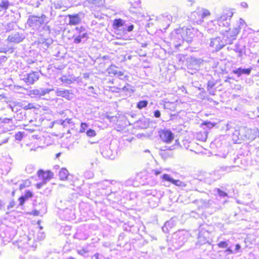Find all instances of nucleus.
Returning a JSON list of instances; mask_svg holds the SVG:
<instances>
[{"mask_svg": "<svg viewBox=\"0 0 259 259\" xmlns=\"http://www.w3.org/2000/svg\"><path fill=\"white\" fill-rule=\"evenodd\" d=\"M51 91L49 89L39 88L30 91V94L41 97L48 94Z\"/></svg>", "mask_w": 259, "mask_h": 259, "instance_id": "nucleus-23", "label": "nucleus"}, {"mask_svg": "<svg viewBox=\"0 0 259 259\" xmlns=\"http://www.w3.org/2000/svg\"><path fill=\"white\" fill-rule=\"evenodd\" d=\"M239 25L238 26L239 28H237L238 31H239V29H240L241 28H245L246 26V24L245 21L242 18H240L239 19Z\"/></svg>", "mask_w": 259, "mask_h": 259, "instance_id": "nucleus-44", "label": "nucleus"}, {"mask_svg": "<svg viewBox=\"0 0 259 259\" xmlns=\"http://www.w3.org/2000/svg\"><path fill=\"white\" fill-rule=\"evenodd\" d=\"M209 15L210 13L208 10L202 9L192 12L190 18L194 23L200 24L203 21V19Z\"/></svg>", "mask_w": 259, "mask_h": 259, "instance_id": "nucleus-6", "label": "nucleus"}, {"mask_svg": "<svg viewBox=\"0 0 259 259\" xmlns=\"http://www.w3.org/2000/svg\"><path fill=\"white\" fill-rule=\"evenodd\" d=\"M101 153L103 156L106 158L113 159L115 157V156L113 154V151L109 145H105L102 148Z\"/></svg>", "mask_w": 259, "mask_h": 259, "instance_id": "nucleus-16", "label": "nucleus"}, {"mask_svg": "<svg viewBox=\"0 0 259 259\" xmlns=\"http://www.w3.org/2000/svg\"><path fill=\"white\" fill-rule=\"evenodd\" d=\"M117 77H118L120 79L122 80H127V78L128 77V76L127 75H124V72L123 71H118L117 72V74L116 75Z\"/></svg>", "mask_w": 259, "mask_h": 259, "instance_id": "nucleus-37", "label": "nucleus"}, {"mask_svg": "<svg viewBox=\"0 0 259 259\" xmlns=\"http://www.w3.org/2000/svg\"><path fill=\"white\" fill-rule=\"evenodd\" d=\"M34 107H33V105L31 104V103H29L27 106H26L24 108L26 110H27V109H32Z\"/></svg>", "mask_w": 259, "mask_h": 259, "instance_id": "nucleus-59", "label": "nucleus"}, {"mask_svg": "<svg viewBox=\"0 0 259 259\" xmlns=\"http://www.w3.org/2000/svg\"><path fill=\"white\" fill-rule=\"evenodd\" d=\"M116 68L117 67L114 65H111L107 68V71L109 74H113L115 75L118 71Z\"/></svg>", "mask_w": 259, "mask_h": 259, "instance_id": "nucleus-30", "label": "nucleus"}, {"mask_svg": "<svg viewBox=\"0 0 259 259\" xmlns=\"http://www.w3.org/2000/svg\"><path fill=\"white\" fill-rule=\"evenodd\" d=\"M201 124L202 126H205L204 128L206 127L208 129H210L215 126V123L214 122H211L209 121H205Z\"/></svg>", "mask_w": 259, "mask_h": 259, "instance_id": "nucleus-36", "label": "nucleus"}, {"mask_svg": "<svg viewBox=\"0 0 259 259\" xmlns=\"http://www.w3.org/2000/svg\"><path fill=\"white\" fill-rule=\"evenodd\" d=\"M137 127L141 129H145L149 127V123L148 120L145 118H142L135 122Z\"/></svg>", "mask_w": 259, "mask_h": 259, "instance_id": "nucleus-24", "label": "nucleus"}, {"mask_svg": "<svg viewBox=\"0 0 259 259\" xmlns=\"http://www.w3.org/2000/svg\"><path fill=\"white\" fill-rule=\"evenodd\" d=\"M148 105V101L146 100H142L137 104V107L139 109H142L146 107Z\"/></svg>", "mask_w": 259, "mask_h": 259, "instance_id": "nucleus-34", "label": "nucleus"}, {"mask_svg": "<svg viewBox=\"0 0 259 259\" xmlns=\"http://www.w3.org/2000/svg\"><path fill=\"white\" fill-rule=\"evenodd\" d=\"M181 29H183V35L185 41L188 44L191 43L197 32V30L193 27H183Z\"/></svg>", "mask_w": 259, "mask_h": 259, "instance_id": "nucleus-8", "label": "nucleus"}, {"mask_svg": "<svg viewBox=\"0 0 259 259\" xmlns=\"http://www.w3.org/2000/svg\"><path fill=\"white\" fill-rule=\"evenodd\" d=\"M233 15V12L230 10H227L224 11L223 15L219 18L218 22L222 23V21L231 20V17Z\"/></svg>", "mask_w": 259, "mask_h": 259, "instance_id": "nucleus-21", "label": "nucleus"}, {"mask_svg": "<svg viewBox=\"0 0 259 259\" xmlns=\"http://www.w3.org/2000/svg\"><path fill=\"white\" fill-rule=\"evenodd\" d=\"M31 214L34 216H37L39 214V211L37 210H34L32 211Z\"/></svg>", "mask_w": 259, "mask_h": 259, "instance_id": "nucleus-61", "label": "nucleus"}, {"mask_svg": "<svg viewBox=\"0 0 259 259\" xmlns=\"http://www.w3.org/2000/svg\"><path fill=\"white\" fill-rule=\"evenodd\" d=\"M212 201L210 200L205 201V200H202V206L205 208H208L210 206V205L211 204Z\"/></svg>", "mask_w": 259, "mask_h": 259, "instance_id": "nucleus-43", "label": "nucleus"}, {"mask_svg": "<svg viewBox=\"0 0 259 259\" xmlns=\"http://www.w3.org/2000/svg\"><path fill=\"white\" fill-rule=\"evenodd\" d=\"M23 138V135L21 133L18 132L15 135V139L17 140L21 141Z\"/></svg>", "mask_w": 259, "mask_h": 259, "instance_id": "nucleus-50", "label": "nucleus"}, {"mask_svg": "<svg viewBox=\"0 0 259 259\" xmlns=\"http://www.w3.org/2000/svg\"><path fill=\"white\" fill-rule=\"evenodd\" d=\"M77 253L82 256H85L86 254L88 253V250L84 248H82L80 250H77Z\"/></svg>", "mask_w": 259, "mask_h": 259, "instance_id": "nucleus-45", "label": "nucleus"}, {"mask_svg": "<svg viewBox=\"0 0 259 259\" xmlns=\"http://www.w3.org/2000/svg\"><path fill=\"white\" fill-rule=\"evenodd\" d=\"M225 252H227L228 254L235 253L234 251L233 250L231 247H227V249L225 250Z\"/></svg>", "mask_w": 259, "mask_h": 259, "instance_id": "nucleus-57", "label": "nucleus"}, {"mask_svg": "<svg viewBox=\"0 0 259 259\" xmlns=\"http://www.w3.org/2000/svg\"><path fill=\"white\" fill-rule=\"evenodd\" d=\"M209 46L212 49L213 51L218 52L224 47L223 39L219 36L211 38Z\"/></svg>", "mask_w": 259, "mask_h": 259, "instance_id": "nucleus-10", "label": "nucleus"}, {"mask_svg": "<svg viewBox=\"0 0 259 259\" xmlns=\"http://www.w3.org/2000/svg\"><path fill=\"white\" fill-rule=\"evenodd\" d=\"M176 225V222L171 219L165 223L164 225L162 227V230L163 232L168 233L169 230L172 229Z\"/></svg>", "mask_w": 259, "mask_h": 259, "instance_id": "nucleus-22", "label": "nucleus"}, {"mask_svg": "<svg viewBox=\"0 0 259 259\" xmlns=\"http://www.w3.org/2000/svg\"><path fill=\"white\" fill-rule=\"evenodd\" d=\"M152 171L154 172L155 176H158L161 173V171L158 169L153 170Z\"/></svg>", "mask_w": 259, "mask_h": 259, "instance_id": "nucleus-62", "label": "nucleus"}, {"mask_svg": "<svg viewBox=\"0 0 259 259\" xmlns=\"http://www.w3.org/2000/svg\"><path fill=\"white\" fill-rule=\"evenodd\" d=\"M26 199V200L28 199V198H31L33 196V194L32 193V192H31L29 190H27L25 192V193L24 195H23Z\"/></svg>", "mask_w": 259, "mask_h": 259, "instance_id": "nucleus-46", "label": "nucleus"}, {"mask_svg": "<svg viewBox=\"0 0 259 259\" xmlns=\"http://www.w3.org/2000/svg\"><path fill=\"white\" fill-rule=\"evenodd\" d=\"M15 24L13 22L8 23L5 26V29L6 32H10L14 29Z\"/></svg>", "mask_w": 259, "mask_h": 259, "instance_id": "nucleus-35", "label": "nucleus"}, {"mask_svg": "<svg viewBox=\"0 0 259 259\" xmlns=\"http://www.w3.org/2000/svg\"><path fill=\"white\" fill-rule=\"evenodd\" d=\"M189 233L186 231L182 230L175 232L172 235V241L175 249H177L182 246L187 241Z\"/></svg>", "mask_w": 259, "mask_h": 259, "instance_id": "nucleus-3", "label": "nucleus"}, {"mask_svg": "<svg viewBox=\"0 0 259 259\" xmlns=\"http://www.w3.org/2000/svg\"><path fill=\"white\" fill-rule=\"evenodd\" d=\"M88 1L91 4L97 5L98 4V0H88Z\"/></svg>", "mask_w": 259, "mask_h": 259, "instance_id": "nucleus-63", "label": "nucleus"}, {"mask_svg": "<svg viewBox=\"0 0 259 259\" xmlns=\"http://www.w3.org/2000/svg\"><path fill=\"white\" fill-rule=\"evenodd\" d=\"M34 4L32 5L35 6V7H38L40 5V2H43L44 0H33Z\"/></svg>", "mask_w": 259, "mask_h": 259, "instance_id": "nucleus-55", "label": "nucleus"}, {"mask_svg": "<svg viewBox=\"0 0 259 259\" xmlns=\"http://www.w3.org/2000/svg\"><path fill=\"white\" fill-rule=\"evenodd\" d=\"M113 28L116 30H123L124 32L126 33L132 31L134 25L121 19H116L113 21Z\"/></svg>", "mask_w": 259, "mask_h": 259, "instance_id": "nucleus-5", "label": "nucleus"}, {"mask_svg": "<svg viewBox=\"0 0 259 259\" xmlns=\"http://www.w3.org/2000/svg\"><path fill=\"white\" fill-rule=\"evenodd\" d=\"M93 176V174L91 171H87L84 173V176L88 178H92Z\"/></svg>", "mask_w": 259, "mask_h": 259, "instance_id": "nucleus-58", "label": "nucleus"}, {"mask_svg": "<svg viewBox=\"0 0 259 259\" xmlns=\"http://www.w3.org/2000/svg\"><path fill=\"white\" fill-rule=\"evenodd\" d=\"M15 205H16L15 201L14 200H12L9 202V204L7 206V209L8 210H10L11 208H13Z\"/></svg>", "mask_w": 259, "mask_h": 259, "instance_id": "nucleus-49", "label": "nucleus"}, {"mask_svg": "<svg viewBox=\"0 0 259 259\" xmlns=\"http://www.w3.org/2000/svg\"><path fill=\"white\" fill-rule=\"evenodd\" d=\"M242 131L241 130L239 131H235V132L233 133V137L234 139L235 138L234 137L236 136L238 138V139H241V140H244V136L242 135L241 134V132ZM248 135L247 137V138L248 139H254L256 137L259 136V131L257 128L254 127L253 128H251L250 130H248ZM244 137L247 138V136L245 135Z\"/></svg>", "mask_w": 259, "mask_h": 259, "instance_id": "nucleus-7", "label": "nucleus"}, {"mask_svg": "<svg viewBox=\"0 0 259 259\" xmlns=\"http://www.w3.org/2000/svg\"><path fill=\"white\" fill-rule=\"evenodd\" d=\"M215 84V83L213 80H209L207 82V89L208 90L211 89Z\"/></svg>", "mask_w": 259, "mask_h": 259, "instance_id": "nucleus-47", "label": "nucleus"}, {"mask_svg": "<svg viewBox=\"0 0 259 259\" xmlns=\"http://www.w3.org/2000/svg\"><path fill=\"white\" fill-rule=\"evenodd\" d=\"M18 200L19 201V205L22 206L24 204L26 199L23 195H22L19 198Z\"/></svg>", "mask_w": 259, "mask_h": 259, "instance_id": "nucleus-48", "label": "nucleus"}, {"mask_svg": "<svg viewBox=\"0 0 259 259\" xmlns=\"http://www.w3.org/2000/svg\"><path fill=\"white\" fill-rule=\"evenodd\" d=\"M231 49L235 52L238 53V57L241 59L242 58L243 54L245 55V46H241L239 42L236 43L234 46V48Z\"/></svg>", "mask_w": 259, "mask_h": 259, "instance_id": "nucleus-19", "label": "nucleus"}, {"mask_svg": "<svg viewBox=\"0 0 259 259\" xmlns=\"http://www.w3.org/2000/svg\"><path fill=\"white\" fill-rule=\"evenodd\" d=\"M47 17L45 14L39 15H30L27 21V24L33 30H39L41 28L50 30Z\"/></svg>", "mask_w": 259, "mask_h": 259, "instance_id": "nucleus-1", "label": "nucleus"}, {"mask_svg": "<svg viewBox=\"0 0 259 259\" xmlns=\"http://www.w3.org/2000/svg\"><path fill=\"white\" fill-rule=\"evenodd\" d=\"M39 77V73L37 71H31L29 73L21 75V79L28 84H33Z\"/></svg>", "mask_w": 259, "mask_h": 259, "instance_id": "nucleus-9", "label": "nucleus"}, {"mask_svg": "<svg viewBox=\"0 0 259 259\" xmlns=\"http://www.w3.org/2000/svg\"><path fill=\"white\" fill-rule=\"evenodd\" d=\"M56 94L58 96L62 97L68 100H71L73 98V94L65 89H58Z\"/></svg>", "mask_w": 259, "mask_h": 259, "instance_id": "nucleus-18", "label": "nucleus"}, {"mask_svg": "<svg viewBox=\"0 0 259 259\" xmlns=\"http://www.w3.org/2000/svg\"><path fill=\"white\" fill-rule=\"evenodd\" d=\"M239 33L238 29H235V33L231 34L230 33H227L226 36L224 37L223 42L224 47L228 44H232L233 41L236 39V35Z\"/></svg>", "mask_w": 259, "mask_h": 259, "instance_id": "nucleus-17", "label": "nucleus"}, {"mask_svg": "<svg viewBox=\"0 0 259 259\" xmlns=\"http://www.w3.org/2000/svg\"><path fill=\"white\" fill-rule=\"evenodd\" d=\"M73 31L72 39L75 44L84 42L89 38L88 29L85 26H76Z\"/></svg>", "mask_w": 259, "mask_h": 259, "instance_id": "nucleus-2", "label": "nucleus"}, {"mask_svg": "<svg viewBox=\"0 0 259 259\" xmlns=\"http://www.w3.org/2000/svg\"><path fill=\"white\" fill-rule=\"evenodd\" d=\"M160 177L163 181L169 182L181 188H184L186 186V184L185 182H182L179 180H175L168 174H163Z\"/></svg>", "mask_w": 259, "mask_h": 259, "instance_id": "nucleus-12", "label": "nucleus"}, {"mask_svg": "<svg viewBox=\"0 0 259 259\" xmlns=\"http://www.w3.org/2000/svg\"><path fill=\"white\" fill-rule=\"evenodd\" d=\"M154 116L156 118H159L161 116V113L159 110H156L153 111Z\"/></svg>", "mask_w": 259, "mask_h": 259, "instance_id": "nucleus-51", "label": "nucleus"}, {"mask_svg": "<svg viewBox=\"0 0 259 259\" xmlns=\"http://www.w3.org/2000/svg\"><path fill=\"white\" fill-rule=\"evenodd\" d=\"M228 245H229L228 241H220L218 244V246L220 248H227L228 246Z\"/></svg>", "mask_w": 259, "mask_h": 259, "instance_id": "nucleus-41", "label": "nucleus"}, {"mask_svg": "<svg viewBox=\"0 0 259 259\" xmlns=\"http://www.w3.org/2000/svg\"><path fill=\"white\" fill-rule=\"evenodd\" d=\"M70 123H71V119L67 118L65 120H62L61 124L63 125V126H65L66 125L67 123L69 124Z\"/></svg>", "mask_w": 259, "mask_h": 259, "instance_id": "nucleus-52", "label": "nucleus"}, {"mask_svg": "<svg viewBox=\"0 0 259 259\" xmlns=\"http://www.w3.org/2000/svg\"><path fill=\"white\" fill-rule=\"evenodd\" d=\"M88 89L91 93H92L93 94H96V93L95 92V89L93 87H92V86L89 87Z\"/></svg>", "mask_w": 259, "mask_h": 259, "instance_id": "nucleus-60", "label": "nucleus"}, {"mask_svg": "<svg viewBox=\"0 0 259 259\" xmlns=\"http://www.w3.org/2000/svg\"><path fill=\"white\" fill-rule=\"evenodd\" d=\"M218 24L220 26H223V27H225L228 28L230 24V20H227V21H222V23H221L220 22H218Z\"/></svg>", "mask_w": 259, "mask_h": 259, "instance_id": "nucleus-40", "label": "nucleus"}, {"mask_svg": "<svg viewBox=\"0 0 259 259\" xmlns=\"http://www.w3.org/2000/svg\"><path fill=\"white\" fill-rule=\"evenodd\" d=\"M86 134L87 136L89 137H94L96 135V132L91 128L87 130L86 131Z\"/></svg>", "mask_w": 259, "mask_h": 259, "instance_id": "nucleus-39", "label": "nucleus"}, {"mask_svg": "<svg viewBox=\"0 0 259 259\" xmlns=\"http://www.w3.org/2000/svg\"><path fill=\"white\" fill-rule=\"evenodd\" d=\"M69 24L70 25H76L79 24L83 18V15L82 13L77 14L68 15Z\"/></svg>", "mask_w": 259, "mask_h": 259, "instance_id": "nucleus-13", "label": "nucleus"}, {"mask_svg": "<svg viewBox=\"0 0 259 259\" xmlns=\"http://www.w3.org/2000/svg\"><path fill=\"white\" fill-rule=\"evenodd\" d=\"M214 32H217V31L214 30L212 28H208L207 30V32L205 33H207L208 36H209V34H212Z\"/></svg>", "mask_w": 259, "mask_h": 259, "instance_id": "nucleus-54", "label": "nucleus"}, {"mask_svg": "<svg viewBox=\"0 0 259 259\" xmlns=\"http://www.w3.org/2000/svg\"><path fill=\"white\" fill-rule=\"evenodd\" d=\"M46 183H46L45 181H42L41 182L36 184V187L37 189H40L44 185H46Z\"/></svg>", "mask_w": 259, "mask_h": 259, "instance_id": "nucleus-56", "label": "nucleus"}, {"mask_svg": "<svg viewBox=\"0 0 259 259\" xmlns=\"http://www.w3.org/2000/svg\"><path fill=\"white\" fill-rule=\"evenodd\" d=\"M162 18L163 21H165L167 25L169 26L172 19L171 16L170 14L166 13L163 14Z\"/></svg>", "mask_w": 259, "mask_h": 259, "instance_id": "nucleus-33", "label": "nucleus"}, {"mask_svg": "<svg viewBox=\"0 0 259 259\" xmlns=\"http://www.w3.org/2000/svg\"><path fill=\"white\" fill-rule=\"evenodd\" d=\"M241 245L237 243L235 245V250H234V252H235V253H236L237 252H240V250H241Z\"/></svg>", "mask_w": 259, "mask_h": 259, "instance_id": "nucleus-53", "label": "nucleus"}, {"mask_svg": "<svg viewBox=\"0 0 259 259\" xmlns=\"http://www.w3.org/2000/svg\"><path fill=\"white\" fill-rule=\"evenodd\" d=\"M37 175L38 177L41 179L43 181H45L46 183L50 180L53 177L52 172L49 170L45 171L42 169H39L37 171Z\"/></svg>", "mask_w": 259, "mask_h": 259, "instance_id": "nucleus-15", "label": "nucleus"}, {"mask_svg": "<svg viewBox=\"0 0 259 259\" xmlns=\"http://www.w3.org/2000/svg\"><path fill=\"white\" fill-rule=\"evenodd\" d=\"M200 34L201 35L202 37V38L201 39V42L204 44H206V45L209 44V43H208L209 40L210 41V39L212 37H210V36H208L207 33H205L204 35L203 33L200 32Z\"/></svg>", "mask_w": 259, "mask_h": 259, "instance_id": "nucleus-29", "label": "nucleus"}, {"mask_svg": "<svg viewBox=\"0 0 259 259\" xmlns=\"http://www.w3.org/2000/svg\"><path fill=\"white\" fill-rule=\"evenodd\" d=\"M160 138L164 142L169 143L174 139L173 133L169 130H162L160 133Z\"/></svg>", "mask_w": 259, "mask_h": 259, "instance_id": "nucleus-14", "label": "nucleus"}, {"mask_svg": "<svg viewBox=\"0 0 259 259\" xmlns=\"http://www.w3.org/2000/svg\"><path fill=\"white\" fill-rule=\"evenodd\" d=\"M89 127V125L85 122H81L80 124V128L79 130V133H84L85 131H87L88 128Z\"/></svg>", "mask_w": 259, "mask_h": 259, "instance_id": "nucleus-38", "label": "nucleus"}, {"mask_svg": "<svg viewBox=\"0 0 259 259\" xmlns=\"http://www.w3.org/2000/svg\"><path fill=\"white\" fill-rule=\"evenodd\" d=\"M207 138V133L206 131L200 132L196 134V138L201 141H205Z\"/></svg>", "mask_w": 259, "mask_h": 259, "instance_id": "nucleus-27", "label": "nucleus"}, {"mask_svg": "<svg viewBox=\"0 0 259 259\" xmlns=\"http://www.w3.org/2000/svg\"><path fill=\"white\" fill-rule=\"evenodd\" d=\"M61 80L64 83L67 84H71L73 82L72 80L71 79L68 78L66 76H63L61 78Z\"/></svg>", "mask_w": 259, "mask_h": 259, "instance_id": "nucleus-42", "label": "nucleus"}, {"mask_svg": "<svg viewBox=\"0 0 259 259\" xmlns=\"http://www.w3.org/2000/svg\"><path fill=\"white\" fill-rule=\"evenodd\" d=\"M10 6V4L8 0H3L0 2V8L3 10H7Z\"/></svg>", "mask_w": 259, "mask_h": 259, "instance_id": "nucleus-32", "label": "nucleus"}, {"mask_svg": "<svg viewBox=\"0 0 259 259\" xmlns=\"http://www.w3.org/2000/svg\"><path fill=\"white\" fill-rule=\"evenodd\" d=\"M251 70V67L248 68H242V67H239L236 69L233 70L232 72L234 74H236L238 77H240L242 74L249 75Z\"/></svg>", "mask_w": 259, "mask_h": 259, "instance_id": "nucleus-20", "label": "nucleus"}, {"mask_svg": "<svg viewBox=\"0 0 259 259\" xmlns=\"http://www.w3.org/2000/svg\"><path fill=\"white\" fill-rule=\"evenodd\" d=\"M99 254L98 253H95L92 257V259H99Z\"/></svg>", "mask_w": 259, "mask_h": 259, "instance_id": "nucleus-64", "label": "nucleus"}, {"mask_svg": "<svg viewBox=\"0 0 259 259\" xmlns=\"http://www.w3.org/2000/svg\"><path fill=\"white\" fill-rule=\"evenodd\" d=\"M118 89L121 91L128 92L129 94L133 93L135 91L134 87L127 83L123 88H118Z\"/></svg>", "mask_w": 259, "mask_h": 259, "instance_id": "nucleus-25", "label": "nucleus"}, {"mask_svg": "<svg viewBox=\"0 0 259 259\" xmlns=\"http://www.w3.org/2000/svg\"><path fill=\"white\" fill-rule=\"evenodd\" d=\"M214 191L216 192L217 195L221 198H225L228 197V193L219 188L215 189Z\"/></svg>", "mask_w": 259, "mask_h": 259, "instance_id": "nucleus-28", "label": "nucleus"}, {"mask_svg": "<svg viewBox=\"0 0 259 259\" xmlns=\"http://www.w3.org/2000/svg\"><path fill=\"white\" fill-rule=\"evenodd\" d=\"M68 175V171L66 168H62L59 172V177L61 180H66Z\"/></svg>", "mask_w": 259, "mask_h": 259, "instance_id": "nucleus-26", "label": "nucleus"}, {"mask_svg": "<svg viewBox=\"0 0 259 259\" xmlns=\"http://www.w3.org/2000/svg\"><path fill=\"white\" fill-rule=\"evenodd\" d=\"M190 62L193 65H196L197 67H198L199 64L201 63L202 60L200 59H198L195 57H191L190 58Z\"/></svg>", "mask_w": 259, "mask_h": 259, "instance_id": "nucleus-31", "label": "nucleus"}, {"mask_svg": "<svg viewBox=\"0 0 259 259\" xmlns=\"http://www.w3.org/2000/svg\"><path fill=\"white\" fill-rule=\"evenodd\" d=\"M170 43L176 48L184 43L185 40L183 35V29H177L173 31L169 35Z\"/></svg>", "mask_w": 259, "mask_h": 259, "instance_id": "nucleus-4", "label": "nucleus"}, {"mask_svg": "<svg viewBox=\"0 0 259 259\" xmlns=\"http://www.w3.org/2000/svg\"><path fill=\"white\" fill-rule=\"evenodd\" d=\"M25 38L23 32H15L12 33L7 38V40L11 42L19 44L22 42Z\"/></svg>", "mask_w": 259, "mask_h": 259, "instance_id": "nucleus-11", "label": "nucleus"}]
</instances>
